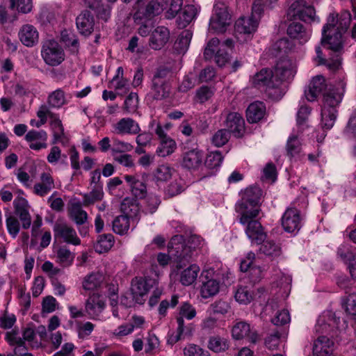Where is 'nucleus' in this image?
Returning a JSON list of instances; mask_svg holds the SVG:
<instances>
[{"mask_svg": "<svg viewBox=\"0 0 356 356\" xmlns=\"http://www.w3.org/2000/svg\"><path fill=\"white\" fill-rule=\"evenodd\" d=\"M351 22V15L348 11H343L340 15L331 13L329 15L327 23L322 30L321 43L327 44L328 48L334 53L328 59L323 58L321 48L316 47V60L319 65H325L330 70L335 71L341 65V53L343 49V34L349 28Z\"/></svg>", "mask_w": 356, "mask_h": 356, "instance_id": "nucleus-1", "label": "nucleus"}, {"mask_svg": "<svg viewBox=\"0 0 356 356\" xmlns=\"http://www.w3.org/2000/svg\"><path fill=\"white\" fill-rule=\"evenodd\" d=\"M201 243V238L197 235L190 236L186 241L182 235H176L171 238L168 244L169 252L177 260L179 268L182 267V262H190Z\"/></svg>", "mask_w": 356, "mask_h": 356, "instance_id": "nucleus-2", "label": "nucleus"}, {"mask_svg": "<svg viewBox=\"0 0 356 356\" xmlns=\"http://www.w3.org/2000/svg\"><path fill=\"white\" fill-rule=\"evenodd\" d=\"M251 82L252 86L264 91L273 100L281 99L285 93V88H280V81H275L272 70L264 68L255 74Z\"/></svg>", "mask_w": 356, "mask_h": 356, "instance_id": "nucleus-3", "label": "nucleus"}, {"mask_svg": "<svg viewBox=\"0 0 356 356\" xmlns=\"http://www.w3.org/2000/svg\"><path fill=\"white\" fill-rule=\"evenodd\" d=\"M41 56L44 63L50 66H57L65 60L63 49L53 39L42 42Z\"/></svg>", "mask_w": 356, "mask_h": 356, "instance_id": "nucleus-4", "label": "nucleus"}, {"mask_svg": "<svg viewBox=\"0 0 356 356\" xmlns=\"http://www.w3.org/2000/svg\"><path fill=\"white\" fill-rule=\"evenodd\" d=\"M230 21L231 18L227 7L222 3L215 5L213 15L210 19V29L216 32L222 33L230 24Z\"/></svg>", "mask_w": 356, "mask_h": 356, "instance_id": "nucleus-5", "label": "nucleus"}, {"mask_svg": "<svg viewBox=\"0 0 356 356\" xmlns=\"http://www.w3.org/2000/svg\"><path fill=\"white\" fill-rule=\"evenodd\" d=\"M168 4L167 0H152L146 6H141L138 9L134 14V18L151 20L162 13Z\"/></svg>", "mask_w": 356, "mask_h": 356, "instance_id": "nucleus-6", "label": "nucleus"}, {"mask_svg": "<svg viewBox=\"0 0 356 356\" xmlns=\"http://www.w3.org/2000/svg\"><path fill=\"white\" fill-rule=\"evenodd\" d=\"M273 72L275 81H280V88H284L283 82L293 78L296 74V64L291 59L282 58L277 63Z\"/></svg>", "mask_w": 356, "mask_h": 356, "instance_id": "nucleus-7", "label": "nucleus"}, {"mask_svg": "<svg viewBox=\"0 0 356 356\" xmlns=\"http://www.w3.org/2000/svg\"><path fill=\"white\" fill-rule=\"evenodd\" d=\"M156 284L155 280L150 278L135 277L131 282V296L136 303L143 304L145 302L144 296L149 290Z\"/></svg>", "mask_w": 356, "mask_h": 356, "instance_id": "nucleus-8", "label": "nucleus"}, {"mask_svg": "<svg viewBox=\"0 0 356 356\" xmlns=\"http://www.w3.org/2000/svg\"><path fill=\"white\" fill-rule=\"evenodd\" d=\"M200 295L208 298L216 295L220 289V282L214 277L213 270H203L201 276Z\"/></svg>", "mask_w": 356, "mask_h": 356, "instance_id": "nucleus-9", "label": "nucleus"}, {"mask_svg": "<svg viewBox=\"0 0 356 356\" xmlns=\"http://www.w3.org/2000/svg\"><path fill=\"white\" fill-rule=\"evenodd\" d=\"M345 86L343 81H340L337 86L330 85L323 95V107L337 108L343 99Z\"/></svg>", "mask_w": 356, "mask_h": 356, "instance_id": "nucleus-10", "label": "nucleus"}, {"mask_svg": "<svg viewBox=\"0 0 356 356\" xmlns=\"http://www.w3.org/2000/svg\"><path fill=\"white\" fill-rule=\"evenodd\" d=\"M54 232L56 238H60L65 243L74 245L81 244L76 230L66 222H56L54 226Z\"/></svg>", "mask_w": 356, "mask_h": 356, "instance_id": "nucleus-11", "label": "nucleus"}, {"mask_svg": "<svg viewBox=\"0 0 356 356\" xmlns=\"http://www.w3.org/2000/svg\"><path fill=\"white\" fill-rule=\"evenodd\" d=\"M232 334L235 339H245L252 343L259 339L257 330L245 321L236 322L232 327Z\"/></svg>", "mask_w": 356, "mask_h": 356, "instance_id": "nucleus-12", "label": "nucleus"}, {"mask_svg": "<svg viewBox=\"0 0 356 356\" xmlns=\"http://www.w3.org/2000/svg\"><path fill=\"white\" fill-rule=\"evenodd\" d=\"M289 15L304 22H310L314 19L315 10L313 6L307 5L305 1L297 0L290 6Z\"/></svg>", "mask_w": 356, "mask_h": 356, "instance_id": "nucleus-13", "label": "nucleus"}, {"mask_svg": "<svg viewBox=\"0 0 356 356\" xmlns=\"http://www.w3.org/2000/svg\"><path fill=\"white\" fill-rule=\"evenodd\" d=\"M225 125L229 133L236 138L243 136L245 131V121L242 115L236 112L229 113L226 117Z\"/></svg>", "mask_w": 356, "mask_h": 356, "instance_id": "nucleus-14", "label": "nucleus"}, {"mask_svg": "<svg viewBox=\"0 0 356 356\" xmlns=\"http://www.w3.org/2000/svg\"><path fill=\"white\" fill-rule=\"evenodd\" d=\"M236 211L240 215L239 222L245 225L250 219L255 218L259 213L260 205L240 200L236 204Z\"/></svg>", "mask_w": 356, "mask_h": 356, "instance_id": "nucleus-15", "label": "nucleus"}, {"mask_svg": "<svg viewBox=\"0 0 356 356\" xmlns=\"http://www.w3.org/2000/svg\"><path fill=\"white\" fill-rule=\"evenodd\" d=\"M329 86L323 76H316L310 81L308 90H305V97L308 101L313 102L321 93L323 94L327 90Z\"/></svg>", "mask_w": 356, "mask_h": 356, "instance_id": "nucleus-16", "label": "nucleus"}, {"mask_svg": "<svg viewBox=\"0 0 356 356\" xmlns=\"http://www.w3.org/2000/svg\"><path fill=\"white\" fill-rule=\"evenodd\" d=\"M47 134L44 130H30L25 135V140L29 143V147L33 150H40L47 147Z\"/></svg>", "mask_w": 356, "mask_h": 356, "instance_id": "nucleus-17", "label": "nucleus"}, {"mask_svg": "<svg viewBox=\"0 0 356 356\" xmlns=\"http://www.w3.org/2000/svg\"><path fill=\"white\" fill-rule=\"evenodd\" d=\"M245 225V234L252 243L260 244L264 241L266 235L259 220L254 218L250 219Z\"/></svg>", "mask_w": 356, "mask_h": 356, "instance_id": "nucleus-18", "label": "nucleus"}, {"mask_svg": "<svg viewBox=\"0 0 356 356\" xmlns=\"http://www.w3.org/2000/svg\"><path fill=\"white\" fill-rule=\"evenodd\" d=\"M282 225L288 232H294L300 227V218L298 211L295 208L288 209L282 218Z\"/></svg>", "mask_w": 356, "mask_h": 356, "instance_id": "nucleus-19", "label": "nucleus"}, {"mask_svg": "<svg viewBox=\"0 0 356 356\" xmlns=\"http://www.w3.org/2000/svg\"><path fill=\"white\" fill-rule=\"evenodd\" d=\"M176 262L177 263V261ZM188 263L182 262V267L180 268H178L177 265L176 266L177 274L179 275V282L184 286L192 284L196 280L200 272V267L196 264H191L186 268L183 269Z\"/></svg>", "mask_w": 356, "mask_h": 356, "instance_id": "nucleus-20", "label": "nucleus"}, {"mask_svg": "<svg viewBox=\"0 0 356 356\" xmlns=\"http://www.w3.org/2000/svg\"><path fill=\"white\" fill-rule=\"evenodd\" d=\"M169 38V30L165 26H158L150 35L149 45L152 49L159 50L167 43Z\"/></svg>", "mask_w": 356, "mask_h": 356, "instance_id": "nucleus-21", "label": "nucleus"}, {"mask_svg": "<svg viewBox=\"0 0 356 356\" xmlns=\"http://www.w3.org/2000/svg\"><path fill=\"white\" fill-rule=\"evenodd\" d=\"M76 24L81 34L88 35L94 29V17L90 11L83 10L76 17Z\"/></svg>", "mask_w": 356, "mask_h": 356, "instance_id": "nucleus-22", "label": "nucleus"}, {"mask_svg": "<svg viewBox=\"0 0 356 356\" xmlns=\"http://www.w3.org/2000/svg\"><path fill=\"white\" fill-rule=\"evenodd\" d=\"M204 159V154L197 148L186 151L182 156V166L191 170L196 169L201 165Z\"/></svg>", "mask_w": 356, "mask_h": 356, "instance_id": "nucleus-23", "label": "nucleus"}, {"mask_svg": "<svg viewBox=\"0 0 356 356\" xmlns=\"http://www.w3.org/2000/svg\"><path fill=\"white\" fill-rule=\"evenodd\" d=\"M18 35L22 43L26 47H33L38 42L39 34L33 25H23Z\"/></svg>", "mask_w": 356, "mask_h": 356, "instance_id": "nucleus-24", "label": "nucleus"}, {"mask_svg": "<svg viewBox=\"0 0 356 356\" xmlns=\"http://www.w3.org/2000/svg\"><path fill=\"white\" fill-rule=\"evenodd\" d=\"M124 179L128 183L131 192L135 197L143 199L146 196L147 186L143 180L133 175H125Z\"/></svg>", "mask_w": 356, "mask_h": 356, "instance_id": "nucleus-25", "label": "nucleus"}, {"mask_svg": "<svg viewBox=\"0 0 356 356\" xmlns=\"http://www.w3.org/2000/svg\"><path fill=\"white\" fill-rule=\"evenodd\" d=\"M54 181L51 175L43 172L40 175V181L36 183L33 186V193L40 197H44L54 188Z\"/></svg>", "mask_w": 356, "mask_h": 356, "instance_id": "nucleus-26", "label": "nucleus"}, {"mask_svg": "<svg viewBox=\"0 0 356 356\" xmlns=\"http://www.w3.org/2000/svg\"><path fill=\"white\" fill-rule=\"evenodd\" d=\"M266 106L262 102L257 101L250 104L246 110L247 120L250 123H257L264 117Z\"/></svg>", "mask_w": 356, "mask_h": 356, "instance_id": "nucleus-27", "label": "nucleus"}, {"mask_svg": "<svg viewBox=\"0 0 356 356\" xmlns=\"http://www.w3.org/2000/svg\"><path fill=\"white\" fill-rule=\"evenodd\" d=\"M115 130L120 134H137L140 129L138 122L130 118H124L115 125Z\"/></svg>", "mask_w": 356, "mask_h": 356, "instance_id": "nucleus-28", "label": "nucleus"}, {"mask_svg": "<svg viewBox=\"0 0 356 356\" xmlns=\"http://www.w3.org/2000/svg\"><path fill=\"white\" fill-rule=\"evenodd\" d=\"M105 307V302L99 296L93 294L87 300L86 303V311L88 315L95 318L103 311Z\"/></svg>", "mask_w": 356, "mask_h": 356, "instance_id": "nucleus-29", "label": "nucleus"}, {"mask_svg": "<svg viewBox=\"0 0 356 356\" xmlns=\"http://www.w3.org/2000/svg\"><path fill=\"white\" fill-rule=\"evenodd\" d=\"M287 34L294 39H297L300 44L305 43L310 37V32L302 24L292 22L287 29Z\"/></svg>", "mask_w": 356, "mask_h": 356, "instance_id": "nucleus-30", "label": "nucleus"}, {"mask_svg": "<svg viewBox=\"0 0 356 356\" xmlns=\"http://www.w3.org/2000/svg\"><path fill=\"white\" fill-rule=\"evenodd\" d=\"M259 22L252 17H240L235 23V31L241 34L250 35L257 31Z\"/></svg>", "mask_w": 356, "mask_h": 356, "instance_id": "nucleus-31", "label": "nucleus"}, {"mask_svg": "<svg viewBox=\"0 0 356 356\" xmlns=\"http://www.w3.org/2000/svg\"><path fill=\"white\" fill-rule=\"evenodd\" d=\"M177 333L175 335H172L170 339V342L173 343H177L182 339L191 337L194 331V327L191 323L187 325H184V320L182 318V316H178L177 318Z\"/></svg>", "mask_w": 356, "mask_h": 356, "instance_id": "nucleus-32", "label": "nucleus"}, {"mask_svg": "<svg viewBox=\"0 0 356 356\" xmlns=\"http://www.w3.org/2000/svg\"><path fill=\"white\" fill-rule=\"evenodd\" d=\"M334 343L327 336H320L313 346L314 356H330L331 347Z\"/></svg>", "mask_w": 356, "mask_h": 356, "instance_id": "nucleus-33", "label": "nucleus"}, {"mask_svg": "<svg viewBox=\"0 0 356 356\" xmlns=\"http://www.w3.org/2000/svg\"><path fill=\"white\" fill-rule=\"evenodd\" d=\"M193 33L190 30H184L177 36L173 44V50L178 54H184L190 45Z\"/></svg>", "mask_w": 356, "mask_h": 356, "instance_id": "nucleus-34", "label": "nucleus"}, {"mask_svg": "<svg viewBox=\"0 0 356 356\" xmlns=\"http://www.w3.org/2000/svg\"><path fill=\"white\" fill-rule=\"evenodd\" d=\"M150 95L154 99L161 100L170 95V86L167 82L152 80Z\"/></svg>", "mask_w": 356, "mask_h": 356, "instance_id": "nucleus-35", "label": "nucleus"}, {"mask_svg": "<svg viewBox=\"0 0 356 356\" xmlns=\"http://www.w3.org/2000/svg\"><path fill=\"white\" fill-rule=\"evenodd\" d=\"M69 216L77 225H84L88 220V213L79 202L72 204L69 209Z\"/></svg>", "mask_w": 356, "mask_h": 356, "instance_id": "nucleus-36", "label": "nucleus"}, {"mask_svg": "<svg viewBox=\"0 0 356 356\" xmlns=\"http://www.w3.org/2000/svg\"><path fill=\"white\" fill-rule=\"evenodd\" d=\"M50 125L53 131L54 136L52 143L56 144L58 142L63 143V139L65 137L64 127L57 114L51 115Z\"/></svg>", "mask_w": 356, "mask_h": 356, "instance_id": "nucleus-37", "label": "nucleus"}, {"mask_svg": "<svg viewBox=\"0 0 356 356\" xmlns=\"http://www.w3.org/2000/svg\"><path fill=\"white\" fill-rule=\"evenodd\" d=\"M286 154L289 158L298 157L302 151L301 142L298 134H292L287 140Z\"/></svg>", "mask_w": 356, "mask_h": 356, "instance_id": "nucleus-38", "label": "nucleus"}, {"mask_svg": "<svg viewBox=\"0 0 356 356\" xmlns=\"http://www.w3.org/2000/svg\"><path fill=\"white\" fill-rule=\"evenodd\" d=\"M262 195V191L256 186H251L245 189L242 193L241 200L245 202H250L253 204L259 205V201Z\"/></svg>", "mask_w": 356, "mask_h": 356, "instance_id": "nucleus-39", "label": "nucleus"}, {"mask_svg": "<svg viewBox=\"0 0 356 356\" xmlns=\"http://www.w3.org/2000/svg\"><path fill=\"white\" fill-rule=\"evenodd\" d=\"M337 108H328L322 106L321 109V126L323 129H330L334 124L337 118Z\"/></svg>", "mask_w": 356, "mask_h": 356, "instance_id": "nucleus-40", "label": "nucleus"}, {"mask_svg": "<svg viewBox=\"0 0 356 356\" xmlns=\"http://www.w3.org/2000/svg\"><path fill=\"white\" fill-rule=\"evenodd\" d=\"M104 280V276L100 273H92L85 277L83 281V288L86 291H93L100 286Z\"/></svg>", "mask_w": 356, "mask_h": 356, "instance_id": "nucleus-41", "label": "nucleus"}, {"mask_svg": "<svg viewBox=\"0 0 356 356\" xmlns=\"http://www.w3.org/2000/svg\"><path fill=\"white\" fill-rule=\"evenodd\" d=\"M337 255L341 261L350 264L356 256V248L349 244H341L337 248Z\"/></svg>", "mask_w": 356, "mask_h": 356, "instance_id": "nucleus-42", "label": "nucleus"}, {"mask_svg": "<svg viewBox=\"0 0 356 356\" xmlns=\"http://www.w3.org/2000/svg\"><path fill=\"white\" fill-rule=\"evenodd\" d=\"M120 209L123 213L122 216H127V218L130 219L136 216L139 211V207L136 200L127 197L122 202Z\"/></svg>", "mask_w": 356, "mask_h": 356, "instance_id": "nucleus-43", "label": "nucleus"}, {"mask_svg": "<svg viewBox=\"0 0 356 356\" xmlns=\"http://www.w3.org/2000/svg\"><path fill=\"white\" fill-rule=\"evenodd\" d=\"M88 193L83 194V205L88 206L102 200L104 197L103 185L92 186Z\"/></svg>", "mask_w": 356, "mask_h": 356, "instance_id": "nucleus-44", "label": "nucleus"}, {"mask_svg": "<svg viewBox=\"0 0 356 356\" xmlns=\"http://www.w3.org/2000/svg\"><path fill=\"white\" fill-rule=\"evenodd\" d=\"M48 104L50 107L60 108L67 103L65 92L58 88L51 92L48 96Z\"/></svg>", "mask_w": 356, "mask_h": 356, "instance_id": "nucleus-45", "label": "nucleus"}, {"mask_svg": "<svg viewBox=\"0 0 356 356\" xmlns=\"http://www.w3.org/2000/svg\"><path fill=\"white\" fill-rule=\"evenodd\" d=\"M343 134L353 140V154L356 156V111H354L350 115L343 129Z\"/></svg>", "mask_w": 356, "mask_h": 356, "instance_id": "nucleus-46", "label": "nucleus"}, {"mask_svg": "<svg viewBox=\"0 0 356 356\" xmlns=\"http://www.w3.org/2000/svg\"><path fill=\"white\" fill-rule=\"evenodd\" d=\"M177 148L175 141L170 138H165L160 140V144L156 149L158 156L165 157L172 154Z\"/></svg>", "mask_w": 356, "mask_h": 356, "instance_id": "nucleus-47", "label": "nucleus"}, {"mask_svg": "<svg viewBox=\"0 0 356 356\" xmlns=\"http://www.w3.org/2000/svg\"><path fill=\"white\" fill-rule=\"evenodd\" d=\"M127 216H118L113 220V230L115 233L122 235L126 234L129 227L130 222Z\"/></svg>", "mask_w": 356, "mask_h": 356, "instance_id": "nucleus-48", "label": "nucleus"}, {"mask_svg": "<svg viewBox=\"0 0 356 356\" xmlns=\"http://www.w3.org/2000/svg\"><path fill=\"white\" fill-rule=\"evenodd\" d=\"M114 244V236L111 234L99 236L95 250L99 253L108 251Z\"/></svg>", "mask_w": 356, "mask_h": 356, "instance_id": "nucleus-49", "label": "nucleus"}, {"mask_svg": "<svg viewBox=\"0 0 356 356\" xmlns=\"http://www.w3.org/2000/svg\"><path fill=\"white\" fill-rule=\"evenodd\" d=\"M291 42L288 39L282 38L275 42L272 46V54L275 56L286 54L291 51Z\"/></svg>", "mask_w": 356, "mask_h": 356, "instance_id": "nucleus-50", "label": "nucleus"}, {"mask_svg": "<svg viewBox=\"0 0 356 356\" xmlns=\"http://www.w3.org/2000/svg\"><path fill=\"white\" fill-rule=\"evenodd\" d=\"M123 69L119 67L117 70V74L113 78L111 84L115 90H124V92L129 90V81L122 77Z\"/></svg>", "mask_w": 356, "mask_h": 356, "instance_id": "nucleus-51", "label": "nucleus"}, {"mask_svg": "<svg viewBox=\"0 0 356 356\" xmlns=\"http://www.w3.org/2000/svg\"><path fill=\"white\" fill-rule=\"evenodd\" d=\"M259 251L266 256L276 257L280 256L281 253V248L279 245L276 244L273 241H267L261 245Z\"/></svg>", "mask_w": 356, "mask_h": 356, "instance_id": "nucleus-52", "label": "nucleus"}, {"mask_svg": "<svg viewBox=\"0 0 356 356\" xmlns=\"http://www.w3.org/2000/svg\"><path fill=\"white\" fill-rule=\"evenodd\" d=\"M57 258L63 266H69L72 264L74 255L67 247L63 246L57 251Z\"/></svg>", "mask_w": 356, "mask_h": 356, "instance_id": "nucleus-53", "label": "nucleus"}, {"mask_svg": "<svg viewBox=\"0 0 356 356\" xmlns=\"http://www.w3.org/2000/svg\"><path fill=\"white\" fill-rule=\"evenodd\" d=\"M235 299L241 304L247 305L253 300V293L248 286H239L235 293Z\"/></svg>", "mask_w": 356, "mask_h": 356, "instance_id": "nucleus-54", "label": "nucleus"}, {"mask_svg": "<svg viewBox=\"0 0 356 356\" xmlns=\"http://www.w3.org/2000/svg\"><path fill=\"white\" fill-rule=\"evenodd\" d=\"M197 13V9L194 5L186 6L180 17V19L183 21L180 25L186 26L195 18Z\"/></svg>", "mask_w": 356, "mask_h": 356, "instance_id": "nucleus-55", "label": "nucleus"}, {"mask_svg": "<svg viewBox=\"0 0 356 356\" xmlns=\"http://www.w3.org/2000/svg\"><path fill=\"white\" fill-rule=\"evenodd\" d=\"M208 348L215 352L219 353L228 348L227 341L219 337H211L208 341Z\"/></svg>", "mask_w": 356, "mask_h": 356, "instance_id": "nucleus-56", "label": "nucleus"}, {"mask_svg": "<svg viewBox=\"0 0 356 356\" xmlns=\"http://www.w3.org/2000/svg\"><path fill=\"white\" fill-rule=\"evenodd\" d=\"M138 106V95L136 92H131L125 99L123 110L127 113H134L136 111Z\"/></svg>", "mask_w": 356, "mask_h": 356, "instance_id": "nucleus-57", "label": "nucleus"}, {"mask_svg": "<svg viewBox=\"0 0 356 356\" xmlns=\"http://www.w3.org/2000/svg\"><path fill=\"white\" fill-rule=\"evenodd\" d=\"M183 353L184 356H210L208 350L193 343H190L185 346Z\"/></svg>", "mask_w": 356, "mask_h": 356, "instance_id": "nucleus-58", "label": "nucleus"}, {"mask_svg": "<svg viewBox=\"0 0 356 356\" xmlns=\"http://www.w3.org/2000/svg\"><path fill=\"white\" fill-rule=\"evenodd\" d=\"M229 131L227 129H221L214 134L211 140L215 146L222 147L229 141Z\"/></svg>", "mask_w": 356, "mask_h": 356, "instance_id": "nucleus-59", "label": "nucleus"}, {"mask_svg": "<svg viewBox=\"0 0 356 356\" xmlns=\"http://www.w3.org/2000/svg\"><path fill=\"white\" fill-rule=\"evenodd\" d=\"M172 169L167 165H161L155 170L154 177L156 181H166L171 178Z\"/></svg>", "mask_w": 356, "mask_h": 356, "instance_id": "nucleus-60", "label": "nucleus"}, {"mask_svg": "<svg viewBox=\"0 0 356 356\" xmlns=\"http://www.w3.org/2000/svg\"><path fill=\"white\" fill-rule=\"evenodd\" d=\"M222 159L220 151L212 152L207 156L205 163L208 168L213 169L220 165Z\"/></svg>", "mask_w": 356, "mask_h": 356, "instance_id": "nucleus-61", "label": "nucleus"}, {"mask_svg": "<svg viewBox=\"0 0 356 356\" xmlns=\"http://www.w3.org/2000/svg\"><path fill=\"white\" fill-rule=\"evenodd\" d=\"M209 308L213 314H225L228 313L231 307L228 302L218 300L212 303Z\"/></svg>", "mask_w": 356, "mask_h": 356, "instance_id": "nucleus-62", "label": "nucleus"}, {"mask_svg": "<svg viewBox=\"0 0 356 356\" xmlns=\"http://www.w3.org/2000/svg\"><path fill=\"white\" fill-rule=\"evenodd\" d=\"M10 8H16L19 12L22 13H29L32 9L31 0H10Z\"/></svg>", "mask_w": 356, "mask_h": 356, "instance_id": "nucleus-63", "label": "nucleus"}, {"mask_svg": "<svg viewBox=\"0 0 356 356\" xmlns=\"http://www.w3.org/2000/svg\"><path fill=\"white\" fill-rule=\"evenodd\" d=\"M343 305L346 309V312L352 316H355L356 317V294L351 293L349 294L345 301L343 302Z\"/></svg>", "mask_w": 356, "mask_h": 356, "instance_id": "nucleus-64", "label": "nucleus"}]
</instances>
